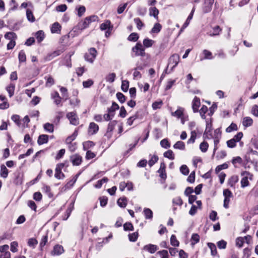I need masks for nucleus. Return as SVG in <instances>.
I'll return each instance as SVG.
<instances>
[{"instance_id": "nucleus-1", "label": "nucleus", "mask_w": 258, "mask_h": 258, "mask_svg": "<svg viewBox=\"0 0 258 258\" xmlns=\"http://www.w3.org/2000/svg\"><path fill=\"white\" fill-rule=\"evenodd\" d=\"M98 19V17L95 15L86 17L79 23V28L81 30L85 29L89 26L91 22L97 21Z\"/></svg>"}, {"instance_id": "nucleus-2", "label": "nucleus", "mask_w": 258, "mask_h": 258, "mask_svg": "<svg viewBox=\"0 0 258 258\" xmlns=\"http://www.w3.org/2000/svg\"><path fill=\"white\" fill-rule=\"evenodd\" d=\"M241 175L243 176L240 181L241 187L244 188L245 187L248 186L249 185V182L248 179L250 180L252 179V174L248 171H245L241 173Z\"/></svg>"}, {"instance_id": "nucleus-3", "label": "nucleus", "mask_w": 258, "mask_h": 258, "mask_svg": "<svg viewBox=\"0 0 258 258\" xmlns=\"http://www.w3.org/2000/svg\"><path fill=\"white\" fill-rule=\"evenodd\" d=\"M97 55V51L94 48H91L89 49L88 52L84 55L85 59L90 62L93 63Z\"/></svg>"}, {"instance_id": "nucleus-4", "label": "nucleus", "mask_w": 258, "mask_h": 258, "mask_svg": "<svg viewBox=\"0 0 258 258\" xmlns=\"http://www.w3.org/2000/svg\"><path fill=\"white\" fill-rule=\"evenodd\" d=\"M132 51L136 56H145V49L141 43H137L136 45L132 48Z\"/></svg>"}, {"instance_id": "nucleus-5", "label": "nucleus", "mask_w": 258, "mask_h": 258, "mask_svg": "<svg viewBox=\"0 0 258 258\" xmlns=\"http://www.w3.org/2000/svg\"><path fill=\"white\" fill-rule=\"evenodd\" d=\"M210 139L213 138L214 139V148L213 154H215L216 151L217 150V145L219 143V139L221 137V134L220 133L219 130L217 129L214 131V135H212V134H210Z\"/></svg>"}, {"instance_id": "nucleus-6", "label": "nucleus", "mask_w": 258, "mask_h": 258, "mask_svg": "<svg viewBox=\"0 0 258 258\" xmlns=\"http://www.w3.org/2000/svg\"><path fill=\"white\" fill-rule=\"evenodd\" d=\"M223 196H224L223 206L226 209H228L229 208L230 199L232 197V193L228 189H226L223 190Z\"/></svg>"}, {"instance_id": "nucleus-7", "label": "nucleus", "mask_w": 258, "mask_h": 258, "mask_svg": "<svg viewBox=\"0 0 258 258\" xmlns=\"http://www.w3.org/2000/svg\"><path fill=\"white\" fill-rule=\"evenodd\" d=\"M180 57L179 55L177 54H173L169 59V63L168 65V67L172 64L171 67V70H172L178 63L179 61Z\"/></svg>"}, {"instance_id": "nucleus-8", "label": "nucleus", "mask_w": 258, "mask_h": 258, "mask_svg": "<svg viewBox=\"0 0 258 258\" xmlns=\"http://www.w3.org/2000/svg\"><path fill=\"white\" fill-rule=\"evenodd\" d=\"M67 118L71 124L76 125L79 123L78 117L74 112H69L67 114Z\"/></svg>"}, {"instance_id": "nucleus-9", "label": "nucleus", "mask_w": 258, "mask_h": 258, "mask_svg": "<svg viewBox=\"0 0 258 258\" xmlns=\"http://www.w3.org/2000/svg\"><path fill=\"white\" fill-rule=\"evenodd\" d=\"M63 51L62 50L58 49L48 53L44 57V60L46 61H50L56 56L59 55Z\"/></svg>"}, {"instance_id": "nucleus-10", "label": "nucleus", "mask_w": 258, "mask_h": 258, "mask_svg": "<svg viewBox=\"0 0 258 258\" xmlns=\"http://www.w3.org/2000/svg\"><path fill=\"white\" fill-rule=\"evenodd\" d=\"M222 31V29L219 26H215L212 28V30H210L207 34L211 37L219 35Z\"/></svg>"}, {"instance_id": "nucleus-11", "label": "nucleus", "mask_w": 258, "mask_h": 258, "mask_svg": "<svg viewBox=\"0 0 258 258\" xmlns=\"http://www.w3.org/2000/svg\"><path fill=\"white\" fill-rule=\"evenodd\" d=\"M64 251L63 247L59 244L55 245L51 253L52 255H59Z\"/></svg>"}, {"instance_id": "nucleus-12", "label": "nucleus", "mask_w": 258, "mask_h": 258, "mask_svg": "<svg viewBox=\"0 0 258 258\" xmlns=\"http://www.w3.org/2000/svg\"><path fill=\"white\" fill-rule=\"evenodd\" d=\"M82 157L78 154L73 155L71 157V161L73 165L78 166L82 162Z\"/></svg>"}, {"instance_id": "nucleus-13", "label": "nucleus", "mask_w": 258, "mask_h": 258, "mask_svg": "<svg viewBox=\"0 0 258 258\" xmlns=\"http://www.w3.org/2000/svg\"><path fill=\"white\" fill-rule=\"evenodd\" d=\"M201 105L200 99L197 97H195L192 100V108L194 112L199 111V108Z\"/></svg>"}, {"instance_id": "nucleus-14", "label": "nucleus", "mask_w": 258, "mask_h": 258, "mask_svg": "<svg viewBox=\"0 0 258 258\" xmlns=\"http://www.w3.org/2000/svg\"><path fill=\"white\" fill-rule=\"evenodd\" d=\"M99 130L98 125L94 122H91L88 127V133L90 135L95 134Z\"/></svg>"}, {"instance_id": "nucleus-15", "label": "nucleus", "mask_w": 258, "mask_h": 258, "mask_svg": "<svg viewBox=\"0 0 258 258\" xmlns=\"http://www.w3.org/2000/svg\"><path fill=\"white\" fill-rule=\"evenodd\" d=\"M9 107V104L4 96H0V109H5Z\"/></svg>"}, {"instance_id": "nucleus-16", "label": "nucleus", "mask_w": 258, "mask_h": 258, "mask_svg": "<svg viewBox=\"0 0 258 258\" xmlns=\"http://www.w3.org/2000/svg\"><path fill=\"white\" fill-rule=\"evenodd\" d=\"M113 28L112 25L111 24V22L109 20H106L104 23L100 25V28L101 30H112Z\"/></svg>"}, {"instance_id": "nucleus-17", "label": "nucleus", "mask_w": 258, "mask_h": 258, "mask_svg": "<svg viewBox=\"0 0 258 258\" xmlns=\"http://www.w3.org/2000/svg\"><path fill=\"white\" fill-rule=\"evenodd\" d=\"M184 109L182 107H178V108L174 112L171 113V115L177 118H181L183 116Z\"/></svg>"}, {"instance_id": "nucleus-18", "label": "nucleus", "mask_w": 258, "mask_h": 258, "mask_svg": "<svg viewBox=\"0 0 258 258\" xmlns=\"http://www.w3.org/2000/svg\"><path fill=\"white\" fill-rule=\"evenodd\" d=\"M144 249L151 253H153L158 249V246L156 245L150 244L145 245Z\"/></svg>"}, {"instance_id": "nucleus-19", "label": "nucleus", "mask_w": 258, "mask_h": 258, "mask_svg": "<svg viewBox=\"0 0 258 258\" xmlns=\"http://www.w3.org/2000/svg\"><path fill=\"white\" fill-rule=\"evenodd\" d=\"M238 180L239 178L237 175H233L228 180V185L231 187H234L235 183L238 182Z\"/></svg>"}, {"instance_id": "nucleus-20", "label": "nucleus", "mask_w": 258, "mask_h": 258, "mask_svg": "<svg viewBox=\"0 0 258 258\" xmlns=\"http://www.w3.org/2000/svg\"><path fill=\"white\" fill-rule=\"evenodd\" d=\"M48 140V136L46 135H41L38 137L37 143L39 145H42L47 143Z\"/></svg>"}, {"instance_id": "nucleus-21", "label": "nucleus", "mask_w": 258, "mask_h": 258, "mask_svg": "<svg viewBox=\"0 0 258 258\" xmlns=\"http://www.w3.org/2000/svg\"><path fill=\"white\" fill-rule=\"evenodd\" d=\"M159 11L156 7H151L149 9V15L153 16L156 20L158 19Z\"/></svg>"}, {"instance_id": "nucleus-22", "label": "nucleus", "mask_w": 258, "mask_h": 258, "mask_svg": "<svg viewBox=\"0 0 258 258\" xmlns=\"http://www.w3.org/2000/svg\"><path fill=\"white\" fill-rule=\"evenodd\" d=\"M253 123V120L250 117H244L243 118L242 124L245 127H248L251 126Z\"/></svg>"}, {"instance_id": "nucleus-23", "label": "nucleus", "mask_w": 258, "mask_h": 258, "mask_svg": "<svg viewBox=\"0 0 258 258\" xmlns=\"http://www.w3.org/2000/svg\"><path fill=\"white\" fill-rule=\"evenodd\" d=\"M61 26L58 23L55 22L52 24L51 28V31L52 33H58L60 31Z\"/></svg>"}, {"instance_id": "nucleus-24", "label": "nucleus", "mask_w": 258, "mask_h": 258, "mask_svg": "<svg viewBox=\"0 0 258 258\" xmlns=\"http://www.w3.org/2000/svg\"><path fill=\"white\" fill-rule=\"evenodd\" d=\"M8 173L9 171L6 167L4 165H2L1 166V176L3 178H6L8 177Z\"/></svg>"}, {"instance_id": "nucleus-25", "label": "nucleus", "mask_w": 258, "mask_h": 258, "mask_svg": "<svg viewBox=\"0 0 258 258\" xmlns=\"http://www.w3.org/2000/svg\"><path fill=\"white\" fill-rule=\"evenodd\" d=\"M15 88V86L14 84L12 83H11L9 85H8L7 87L6 90L7 92L9 93V95L10 97L13 96L14 94Z\"/></svg>"}, {"instance_id": "nucleus-26", "label": "nucleus", "mask_w": 258, "mask_h": 258, "mask_svg": "<svg viewBox=\"0 0 258 258\" xmlns=\"http://www.w3.org/2000/svg\"><path fill=\"white\" fill-rule=\"evenodd\" d=\"M203 54L204 55V58H201V60H203L204 59H212L213 58V56L212 55V53L210 51H209V50H208L207 49H204L203 51Z\"/></svg>"}, {"instance_id": "nucleus-27", "label": "nucleus", "mask_w": 258, "mask_h": 258, "mask_svg": "<svg viewBox=\"0 0 258 258\" xmlns=\"http://www.w3.org/2000/svg\"><path fill=\"white\" fill-rule=\"evenodd\" d=\"M162 29V26L158 23H156L151 30V33H158Z\"/></svg>"}, {"instance_id": "nucleus-28", "label": "nucleus", "mask_w": 258, "mask_h": 258, "mask_svg": "<svg viewBox=\"0 0 258 258\" xmlns=\"http://www.w3.org/2000/svg\"><path fill=\"white\" fill-rule=\"evenodd\" d=\"M5 38L11 40H15L17 38L16 34L13 32H7L5 35Z\"/></svg>"}, {"instance_id": "nucleus-29", "label": "nucleus", "mask_w": 258, "mask_h": 258, "mask_svg": "<svg viewBox=\"0 0 258 258\" xmlns=\"http://www.w3.org/2000/svg\"><path fill=\"white\" fill-rule=\"evenodd\" d=\"M205 4H207L204 8V11L206 13L209 12L211 11L212 8V6L213 4L214 0H205Z\"/></svg>"}, {"instance_id": "nucleus-30", "label": "nucleus", "mask_w": 258, "mask_h": 258, "mask_svg": "<svg viewBox=\"0 0 258 258\" xmlns=\"http://www.w3.org/2000/svg\"><path fill=\"white\" fill-rule=\"evenodd\" d=\"M78 135L77 131H75L74 133L71 136L68 137L66 139V143L68 144H71L72 142L76 139Z\"/></svg>"}, {"instance_id": "nucleus-31", "label": "nucleus", "mask_w": 258, "mask_h": 258, "mask_svg": "<svg viewBox=\"0 0 258 258\" xmlns=\"http://www.w3.org/2000/svg\"><path fill=\"white\" fill-rule=\"evenodd\" d=\"M118 205L121 208H125L127 205V200L125 198H120L117 202Z\"/></svg>"}, {"instance_id": "nucleus-32", "label": "nucleus", "mask_w": 258, "mask_h": 258, "mask_svg": "<svg viewBox=\"0 0 258 258\" xmlns=\"http://www.w3.org/2000/svg\"><path fill=\"white\" fill-rule=\"evenodd\" d=\"M143 45L145 47H151L154 43V41L149 38H146L143 40Z\"/></svg>"}, {"instance_id": "nucleus-33", "label": "nucleus", "mask_w": 258, "mask_h": 258, "mask_svg": "<svg viewBox=\"0 0 258 258\" xmlns=\"http://www.w3.org/2000/svg\"><path fill=\"white\" fill-rule=\"evenodd\" d=\"M144 213L146 219H151L153 217V212L149 208H145Z\"/></svg>"}, {"instance_id": "nucleus-34", "label": "nucleus", "mask_w": 258, "mask_h": 258, "mask_svg": "<svg viewBox=\"0 0 258 258\" xmlns=\"http://www.w3.org/2000/svg\"><path fill=\"white\" fill-rule=\"evenodd\" d=\"M190 134V138L187 141L188 144L194 143L195 142L197 137V132L195 130L191 131Z\"/></svg>"}, {"instance_id": "nucleus-35", "label": "nucleus", "mask_w": 258, "mask_h": 258, "mask_svg": "<svg viewBox=\"0 0 258 258\" xmlns=\"http://www.w3.org/2000/svg\"><path fill=\"white\" fill-rule=\"evenodd\" d=\"M208 147V143L205 141L202 142L200 145V149L203 153H205L207 151Z\"/></svg>"}, {"instance_id": "nucleus-36", "label": "nucleus", "mask_w": 258, "mask_h": 258, "mask_svg": "<svg viewBox=\"0 0 258 258\" xmlns=\"http://www.w3.org/2000/svg\"><path fill=\"white\" fill-rule=\"evenodd\" d=\"M173 147L177 149L184 150L185 149V144L182 141H178L174 145Z\"/></svg>"}, {"instance_id": "nucleus-37", "label": "nucleus", "mask_w": 258, "mask_h": 258, "mask_svg": "<svg viewBox=\"0 0 258 258\" xmlns=\"http://www.w3.org/2000/svg\"><path fill=\"white\" fill-rule=\"evenodd\" d=\"M36 37L38 42H41L44 38V32L41 30L38 31L36 33Z\"/></svg>"}, {"instance_id": "nucleus-38", "label": "nucleus", "mask_w": 258, "mask_h": 258, "mask_svg": "<svg viewBox=\"0 0 258 258\" xmlns=\"http://www.w3.org/2000/svg\"><path fill=\"white\" fill-rule=\"evenodd\" d=\"M116 124V122L115 120L110 122L108 123L107 133L109 134V133H111L114 128V127Z\"/></svg>"}, {"instance_id": "nucleus-39", "label": "nucleus", "mask_w": 258, "mask_h": 258, "mask_svg": "<svg viewBox=\"0 0 258 258\" xmlns=\"http://www.w3.org/2000/svg\"><path fill=\"white\" fill-rule=\"evenodd\" d=\"M211 127H212L211 124H210V123L207 124L206 130H205V132L204 133V136H205V138H206L207 139H210L209 136H210V134H211L210 133L211 131Z\"/></svg>"}, {"instance_id": "nucleus-40", "label": "nucleus", "mask_w": 258, "mask_h": 258, "mask_svg": "<svg viewBox=\"0 0 258 258\" xmlns=\"http://www.w3.org/2000/svg\"><path fill=\"white\" fill-rule=\"evenodd\" d=\"M208 247L211 249V254L212 255H216L217 254V249L216 245L212 243H208Z\"/></svg>"}, {"instance_id": "nucleus-41", "label": "nucleus", "mask_w": 258, "mask_h": 258, "mask_svg": "<svg viewBox=\"0 0 258 258\" xmlns=\"http://www.w3.org/2000/svg\"><path fill=\"white\" fill-rule=\"evenodd\" d=\"M164 156L170 160L174 159V154L172 150H168L164 153Z\"/></svg>"}, {"instance_id": "nucleus-42", "label": "nucleus", "mask_w": 258, "mask_h": 258, "mask_svg": "<svg viewBox=\"0 0 258 258\" xmlns=\"http://www.w3.org/2000/svg\"><path fill=\"white\" fill-rule=\"evenodd\" d=\"M200 236L198 234H193L191 238V243L192 245L199 242Z\"/></svg>"}, {"instance_id": "nucleus-43", "label": "nucleus", "mask_w": 258, "mask_h": 258, "mask_svg": "<svg viewBox=\"0 0 258 258\" xmlns=\"http://www.w3.org/2000/svg\"><path fill=\"white\" fill-rule=\"evenodd\" d=\"M44 128L47 132L52 133L54 130V126L52 124L49 123H46L44 125Z\"/></svg>"}, {"instance_id": "nucleus-44", "label": "nucleus", "mask_w": 258, "mask_h": 258, "mask_svg": "<svg viewBox=\"0 0 258 258\" xmlns=\"http://www.w3.org/2000/svg\"><path fill=\"white\" fill-rule=\"evenodd\" d=\"M129 82L127 80H122L121 83V89L123 92H127L128 89Z\"/></svg>"}, {"instance_id": "nucleus-45", "label": "nucleus", "mask_w": 258, "mask_h": 258, "mask_svg": "<svg viewBox=\"0 0 258 258\" xmlns=\"http://www.w3.org/2000/svg\"><path fill=\"white\" fill-rule=\"evenodd\" d=\"M208 111V107L206 105H203L199 110L200 115L203 119L206 118L205 113Z\"/></svg>"}, {"instance_id": "nucleus-46", "label": "nucleus", "mask_w": 258, "mask_h": 258, "mask_svg": "<svg viewBox=\"0 0 258 258\" xmlns=\"http://www.w3.org/2000/svg\"><path fill=\"white\" fill-rule=\"evenodd\" d=\"M26 16H27V19L29 21L33 22L35 21V18H34V17L33 15V13L31 10H30L29 9H28L27 10Z\"/></svg>"}, {"instance_id": "nucleus-47", "label": "nucleus", "mask_w": 258, "mask_h": 258, "mask_svg": "<svg viewBox=\"0 0 258 258\" xmlns=\"http://www.w3.org/2000/svg\"><path fill=\"white\" fill-rule=\"evenodd\" d=\"M139 39L138 34L136 33H131L128 37V40L130 41H137Z\"/></svg>"}, {"instance_id": "nucleus-48", "label": "nucleus", "mask_w": 258, "mask_h": 258, "mask_svg": "<svg viewBox=\"0 0 258 258\" xmlns=\"http://www.w3.org/2000/svg\"><path fill=\"white\" fill-rule=\"evenodd\" d=\"M242 162V159L239 156L233 158L232 160V163L234 165L235 167H236V164H241Z\"/></svg>"}, {"instance_id": "nucleus-49", "label": "nucleus", "mask_w": 258, "mask_h": 258, "mask_svg": "<svg viewBox=\"0 0 258 258\" xmlns=\"http://www.w3.org/2000/svg\"><path fill=\"white\" fill-rule=\"evenodd\" d=\"M55 173L54 174V176L55 178L58 179H62L64 178V175L63 173L61 172V170H58V169L55 168Z\"/></svg>"}, {"instance_id": "nucleus-50", "label": "nucleus", "mask_w": 258, "mask_h": 258, "mask_svg": "<svg viewBox=\"0 0 258 258\" xmlns=\"http://www.w3.org/2000/svg\"><path fill=\"white\" fill-rule=\"evenodd\" d=\"M171 244L174 246H178L179 245V241L177 240L174 235H172L170 238Z\"/></svg>"}, {"instance_id": "nucleus-51", "label": "nucleus", "mask_w": 258, "mask_h": 258, "mask_svg": "<svg viewBox=\"0 0 258 258\" xmlns=\"http://www.w3.org/2000/svg\"><path fill=\"white\" fill-rule=\"evenodd\" d=\"M119 106L115 102H113L111 107L108 108V112L110 113L114 112L116 110L118 109Z\"/></svg>"}, {"instance_id": "nucleus-52", "label": "nucleus", "mask_w": 258, "mask_h": 258, "mask_svg": "<svg viewBox=\"0 0 258 258\" xmlns=\"http://www.w3.org/2000/svg\"><path fill=\"white\" fill-rule=\"evenodd\" d=\"M19 60L20 62H25L26 59L25 53L23 50H21L19 53Z\"/></svg>"}, {"instance_id": "nucleus-53", "label": "nucleus", "mask_w": 258, "mask_h": 258, "mask_svg": "<svg viewBox=\"0 0 258 258\" xmlns=\"http://www.w3.org/2000/svg\"><path fill=\"white\" fill-rule=\"evenodd\" d=\"M237 126L235 123H232L226 129V131L227 133H230L233 131L237 130Z\"/></svg>"}, {"instance_id": "nucleus-54", "label": "nucleus", "mask_w": 258, "mask_h": 258, "mask_svg": "<svg viewBox=\"0 0 258 258\" xmlns=\"http://www.w3.org/2000/svg\"><path fill=\"white\" fill-rule=\"evenodd\" d=\"M160 145L161 146V147L165 149H167L169 148L170 146V143H169L168 141L166 139H164L161 141Z\"/></svg>"}, {"instance_id": "nucleus-55", "label": "nucleus", "mask_w": 258, "mask_h": 258, "mask_svg": "<svg viewBox=\"0 0 258 258\" xmlns=\"http://www.w3.org/2000/svg\"><path fill=\"white\" fill-rule=\"evenodd\" d=\"M244 242V240L243 237H238L236 239V245L239 247H241L243 246Z\"/></svg>"}, {"instance_id": "nucleus-56", "label": "nucleus", "mask_w": 258, "mask_h": 258, "mask_svg": "<svg viewBox=\"0 0 258 258\" xmlns=\"http://www.w3.org/2000/svg\"><path fill=\"white\" fill-rule=\"evenodd\" d=\"M138 233L136 232L128 235V238L131 241L135 242L137 240Z\"/></svg>"}, {"instance_id": "nucleus-57", "label": "nucleus", "mask_w": 258, "mask_h": 258, "mask_svg": "<svg viewBox=\"0 0 258 258\" xmlns=\"http://www.w3.org/2000/svg\"><path fill=\"white\" fill-rule=\"evenodd\" d=\"M123 229L125 231L134 230V226L131 223L126 222L123 225Z\"/></svg>"}, {"instance_id": "nucleus-58", "label": "nucleus", "mask_w": 258, "mask_h": 258, "mask_svg": "<svg viewBox=\"0 0 258 258\" xmlns=\"http://www.w3.org/2000/svg\"><path fill=\"white\" fill-rule=\"evenodd\" d=\"M172 202L174 205L181 206L183 204L182 200L179 197H176L173 199Z\"/></svg>"}, {"instance_id": "nucleus-59", "label": "nucleus", "mask_w": 258, "mask_h": 258, "mask_svg": "<svg viewBox=\"0 0 258 258\" xmlns=\"http://www.w3.org/2000/svg\"><path fill=\"white\" fill-rule=\"evenodd\" d=\"M158 160V157L156 155L153 156L149 161L148 164L150 166H152Z\"/></svg>"}, {"instance_id": "nucleus-60", "label": "nucleus", "mask_w": 258, "mask_h": 258, "mask_svg": "<svg viewBox=\"0 0 258 258\" xmlns=\"http://www.w3.org/2000/svg\"><path fill=\"white\" fill-rule=\"evenodd\" d=\"M67 9V6L65 4L60 5L56 7V10L59 12H65Z\"/></svg>"}, {"instance_id": "nucleus-61", "label": "nucleus", "mask_w": 258, "mask_h": 258, "mask_svg": "<svg viewBox=\"0 0 258 258\" xmlns=\"http://www.w3.org/2000/svg\"><path fill=\"white\" fill-rule=\"evenodd\" d=\"M180 172L184 175H187L189 173V169L185 165H182L180 168Z\"/></svg>"}, {"instance_id": "nucleus-62", "label": "nucleus", "mask_w": 258, "mask_h": 258, "mask_svg": "<svg viewBox=\"0 0 258 258\" xmlns=\"http://www.w3.org/2000/svg\"><path fill=\"white\" fill-rule=\"evenodd\" d=\"M12 120L15 122L18 126L20 125V116L17 114H15L12 116Z\"/></svg>"}, {"instance_id": "nucleus-63", "label": "nucleus", "mask_w": 258, "mask_h": 258, "mask_svg": "<svg viewBox=\"0 0 258 258\" xmlns=\"http://www.w3.org/2000/svg\"><path fill=\"white\" fill-rule=\"evenodd\" d=\"M134 22L136 24L138 29L139 30L141 29L142 27L144 26V24L139 18L134 19Z\"/></svg>"}, {"instance_id": "nucleus-64", "label": "nucleus", "mask_w": 258, "mask_h": 258, "mask_svg": "<svg viewBox=\"0 0 258 258\" xmlns=\"http://www.w3.org/2000/svg\"><path fill=\"white\" fill-rule=\"evenodd\" d=\"M116 97L118 100L120 101V103H122L125 101V97L124 95L120 92L116 93Z\"/></svg>"}]
</instances>
